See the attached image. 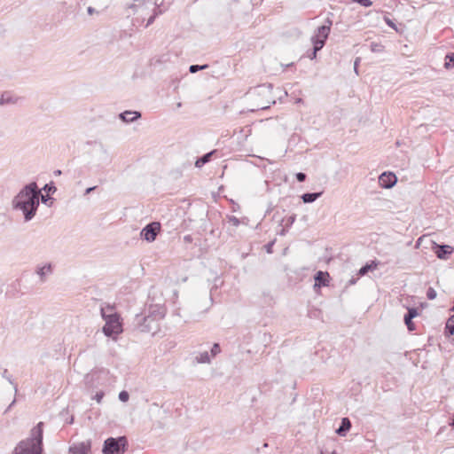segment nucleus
<instances>
[{
  "label": "nucleus",
  "instance_id": "nucleus-1",
  "mask_svg": "<svg viewBox=\"0 0 454 454\" xmlns=\"http://www.w3.org/2000/svg\"><path fill=\"white\" fill-rule=\"evenodd\" d=\"M41 191L35 182L26 184L12 201L14 209L23 213L24 219L28 222L34 218L39 207Z\"/></svg>",
  "mask_w": 454,
  "mask_h": 454
},
{
  "label": "nucleus",
  "instance_id": "nucleus-16",
  "mask_svg": "<svg viewBox=\"0 0 454 454\" xmlns=\"http://www.w3.org/2000/svg\"><path fill=\"white\" fill-rule=\"evenodd\" d=\"M52 273V265L51 263L38 266L36 268V274L40 277V281L42 283L45 282L46 276Z\"/></svg>",
  "mask_w": 454,
  "mask_h": 454
},
{
  "label": "nucleus",
  "instance_id": "nucleus-4",
  "mask_svg": "<svg viewBox=\"0 0 454 454\" xmlns=\"http://www.w3.org/2000/svg\"><path fill=\"white\" fill-rule=\"evenodd\" d=\"M273 85L270 83L261 84L254 88L251 95L254 98V103L257 109H268L270 104H275L276 101L272 96Z\"/></svg>",
  "mask_w": 454,
  "mask_h": 454
},
{
  "label": "nucleus",
  "instance_id": "nucleus-37",
  "mask_svg": "<svg viewBox=\"0 0 454 454\" xmlns=\"http://www.w3.org/2000/svg\"><path fill=\"white\" fill-rule=\"evenodd\" d=\"M295 176H296L297 181L301 182V183L304 182L306 180V177H307L306 174L302 173V172L297 173Z\"/></svg>",
  "mask_w": 454,
  "mask_h": 454
},
{
  "label": "nucleus",
  "instance_id": "nucleus-30",
  "mask_svg": "<svg viewBox=\"0 0 454 454\" xmlns=\"http://www.w3.org/2000/svg\"><path fill=\"white\" fill-rule=\"evenodd\" d=\"M437 294L436 291L433 287H429L427 291V297L428 300L435 299Z\"/></svg>",
  "mask_w": 454,
  "mask_h": 454
},
{
  "label": "nucleus",
  "instance_id": "nucleus-36",
  "mask_svg": "<svg viewBox=\"0 0 454 454\" xmlns=\"http://www.w3.org/2000/svg\"><path fill=\"white\" fill-rule=\"evenodd\" d=\"M2 377L6 379L12 385H14L12 377L8 374L7 369L4 370V372H2Z\"/></svg>",
  "mask_w": 454,
  "mask_h": 454
},
{
  "label": "nucleus",
  "instance_id": "nucleus-2",
  "mask_svg": "<svg viewBox=\"0 0 454 454\" xmlns=\"http://www.w3.org/2000/svg\"><path fill=\"white\" fill-rule=\"evenodd\" d=\"M43 427L39 422L31 430V437L20 442L12 454H42L43 453Z\"/></svg>",
  "mask_w": 454,
  "mask_h": 454
},
{
  "label": "nucleus",
  "instance_id": "nucleus-20",
  "mask_svg": "<svg viewBox=\"0 0 454 454\" xmlns=\"http://www.w3.org/2000/svg\"><path fill=\"white\" fill-rule=\"evenodd\" d=\"M214 153H215V151H212V152H209V153L204 154L203 156L200 157L195 162V167L201 168L203 165H205L206 163H207L210 160V159Z\"/></svg>",
  "mask_w": 454,
  "mask_h": 454
},
{
  "label": "nucleus",
  "instance_id": "nucleus-49",
  "mask_svg": "<svg viewBox=\"0 0 454 454\" xmlns=\"http://www.w3.org/2000/svg\"><path fill=\"white\" fill-rule=\"evenodd\" d=\"M359 60H360L359 59H356L355 61V64H354V68H355L356 73H357V65H358Z\"/></svg>",
  "mask_w": 454,
  "mask_h": 454
},
{
  "label": "nucleus",
  "instance_id": "nucleus-24",
  "mask_svg": "<svg viewBox=\"0 0 454 454\" xmlns=\"http://www.w3.org/2000/svg\"><path fill=\"white\" fill-rule=\"evenodd\" d=\"M384 48V45H382L380 43L372 42L370 45L371 51L375 53L382 52Z\"/></svg>",
  "mask_w": 454,
  "mask_h": 454
},
{
  "label": "nucleus",
  "instance_id": "nucleus-15",
  "mask_svg": "<svg viewBox=\"0 0 454 454\" xmlns=\"http://www.w3.org/2000/svg\"><path fill=\"white\" fill-rule=\"evenodd\" d=\"M120 119L124 122H131L141 117L140 112L124 111L119 114Z\"/></svg>",
  "mask_w": 454,
  "mask_h": 454
},
{
  "label": "nucleus",
  "instance_id": "nucleus-45",
  "mask_svg": "<svg viewBox=\"0 0 454 454\" xmlns=\"http://www.w3.org/2000/svg\"><path fill=\"white\" fill-rule=\"evenodd\" d=\"M184 240L185 242H187V243H190V242H192V236H191V235H185V236L184 237Z\"/></svg>",
  "mask_w": 454,
  "mask_h": 454
},
{
  "label": "nucleus",
  "instance_id": "nucleus-39",
  "mask_svg": "<svg viewBox=\"0 0 454 454\" xmlns=\"http://www.w3.org/2000/svg\"><path fill=\"white\" fill-rule=\"evenodd\" d=\"M273 246H274V241H270V242H269L268 244H266V245L264 246L265 250H266V252H267L268 254H271V253H272V251H273V250H272Z\"/></svg>",
  "mask_w": 454,
  "mask_h": 454
},
{
  "label": "nucleus",
  "instance_id": "nucleus-51",
  "mask_svg": "<svg viewBox=\"0 0 454 454\" xmlns=\"http://www.w3.org/2000/svg\"><path fill=\"white\" fill-rule=\"evenodd\" d=\"M54 175H55V176H59V175H61V170H59V169L55 170V171H54Z\"/></svg>",
  "mask_w": 454,
  "mask_h": 454
},
{
  "label": "nucleus",
  "instance_id": "nucleus-19",
  "mask_svg": "<svg viewBox=\"0 0 454 454\" xmlns=\"http://www.w3.org/2000/svg\"><path fill=\"white\" fill-rule=\"evenodd\" d=\"M322 192L303 193L301 195V200L304 203H312L317 200L322 195Z\"/></svg>",
  "mask_w": 454,
  "mask_h": 454
},
{
  "label": "nucleus",
  "instance_id": "nucleus-52",
  "mask_svg": "<svg viewBox=\"0 0 454 454\" xmlns=\"http://www.w3.org/2000/svg\"><path fill=\"white\" fill-rule=\"evenodd\" d=\"M349 283H350V285L355 284V283H356V279H354V278L350 279V280H349Z\"/></svg>",
  "mask_w": 454,
  "mask_h": 454
},
{
  "label": "nucleus",
  "instance_id": "nucleus-46",
  "mask_svg": "<svg viewBox=\"0 0 454 454\" xmlns=\"http://www.w3.org/2000/svg\"><path fill=\"white\" fill-rule=\"evenodd\" d=\"M97 186L89 187L85 190V194H90L91 192H93Z\"/></svg>",
  "mask_w": 454,
  "mask_h": 454
},
{
  "label": "nucleus",
  "instance_id": "nucleus-6",
  "mask_svg": "<svg viewBox=\"0 0 454 454\" xmlns=\"http://www.w3.org/2000/svg\"><path fill=\"white\" fill-rule=\"evenodd\" d=\"M128 446V440L125 436L117 438H107L103 446L104 454H123Z\"/></svg>",
  "mask_w": 454,
  "mask_h": 454
},
{
  "label": "nucleus",
  "instance_id": "nucleus-33",
  "mask_svg": "<svg viewBox=\"0 0 454 454\" xmlns=\"http://www.w3.org/2000/svg\"><path fill=\"white\" fill-rule=\"evenodd\" d=\"M353 1L361 4L364 7H370L372 5V2L371 0H353Z\"/></svg>",
  "mask_w": 454,
  "mask_h": 454
},
{
  "label": "nucleus",
  "instance_id": "nucleus-13",
  "mask_svg": "<svg viewBox=\"0 0 454 454\" xmlns=\"http://www.w3.org/2000/svg\"><path fill=\"white\" fill-rule=\"evenodd\" d=\"M419 315L417 308H409L407 313L404 315L403 320L410 332L415 330V325L412 319Z\"/></svg>",
  "mask_w": 454,
  "mask_h": 454
},
{
  "label": "nucleus",
  "instance_id": "nucleus-56",
  "mask_svg": "<svg viewBox=\"0 0 454 454\" xmlns=\"http://www.w3.org/2000/svg\"><path fill=\"white\" fill-rule=\"evenodd\" d=\"M182 104L179 102L177 103V107H181Z\"/></svg>",
  "mask_w": 454,
  "mask_h": 454
},
{
  "label": "nucleus",
  "instance_id": "nucleus-43",
  "mask_svg": "<svg viewBox=\"0 0 454 454\" xmlns=\"http://www.w3.org/2000/svg\"><path fill=\"white\" fill-rule=\"evenodd\" d=\"M321 454H337L334 450H328L327 449L321 450Z\"/></svg>",
  "mask_w": 454,
  "mask_h": 454
},
{
  "label": "nucleus",
  "instance_id": "nucleus-8",
  "mask_svg": "<svg viewBox=\"0 0 454 454\" xmlns=\"http://www.w3.org/2000/svg\"><path fill=\"white\" fill-rule=\"evenodd\" d=\"M329 34V26H320L316 29L314 35L311 37V42L313 45H315L316 51H320L325 46Z\"/></svg>",
  "mask_w": 454,
  "mask_h": 454
},
{
  "label": "nucleus",
  "instance_id": "nucleus-53",
  "mask_svg": "<svg viewBox=\"0 0 454 454\" xmlns=\"http://www.w3.org/2000/svg\"><path fill=\"white\" fill-rule=\"evenodd\" d=\"M285 233H286V230H285V229H282V230H281L280 234H281V235H285Z\"/></svg>",
  "mask_w": 454,
  "mask_h": 454
},
{
  "label": "nucleus",
  "instance_id": "nucleus-7",
  "mask_svg": "<svg viewBox=\"0 0 454 454\" xmlns=\"http://www.w3.org/2000/svg\"><path fill=\"white\" fill-rule=\"evenodd\" d=\"M157 315L150 314L148 316L141 317L136 316V325L141 333H155L159 327Z\"/></svg>",
  "mask_w": 454,
  "mask_h": 454
},
{
  "label": "nucleus",
  "instance_id": "nucleus-44",
  "mask_svg": "<svg viewBox=\"0 0 454 454\" xmlns=\"http://www.w3.org/2000/svg\"><path fill=\"white\" fill-rule=\"evenodd\" d=\"M87 12L90 14V15H92L93 13L97 12V11L91 7V6H89L88 9H87Z\"/></svg>",
  "mask_w": 454,
  "mask_h": 454
},
{
  "label": "nucleus",
  "instance_id": "nucleus-41",
  "mask_svg": "<svg viewBox=\"0 0 454 454\" xmlns=\"http://www.w3.org/2000/svg\"><path fill=\"white\" fill-rule=\"evenodd\" d=\"M333 25V21L330 18H327L323 26H329V31L331 32V27Z\"/></svg>",
  "mask_w": 454,
  "mask_h": 454
},
{
  "label": "nucleus",
  "instance_id": "nucleus-17",
  "mask_svg": "<svg viewBox=\"0 0 454 454\" xmlns=\"http://www.w3.org/2000/svg\"><path fill=\"white\" fill-rule=\"evenodd\" d=\"M350 428H351V422H350L349 419L343 418L341 419L339 428L336 429V433L340 436H345Z\"/></svg>",
  "mask_w": 454,
  "mask_h": 454
},
{
  "label": "nucleus",
  "instance_id": "nucleus-48",
  "mask_svg": "<svg viewBox=\"0 0 454 454\" xmlns=\"http://www.w3.org/2000/svg\"><path fill=\"white\" fill-rule=\"evenodd\" d=\"M105 309V314H110L112 313V310H113V308L108 306L107 308H104Z\"/></svg>",
  "mask_w": 454,
  "mask_h": 454
},
{
  "label": "nucleus",
  "instance_id": "nucleus-54",
  "mask_svg": "<svg viewBox=\"0 0 454 454\" xmlns=\"http://www.w3.org/2000/svg\"><path fill=\"white\" fill-rule=\"evenodd\" d=\"M450 426L454 427V418L452 419V422L450 423Z\"/></svg>",
  "mask_w": 454,
  "mask_h": 454
},
{
  "label": "nucleus",
  "instance_id": "nucleus-21",
  "mask_svg": "<svg viewBox=\"0 0 454 454\" xmlns=\"http://www.w3.org/2000/svg\"><path fill=\"white\" fill-rule=\"evenodd\" d=\"M378 263L375 261H372L371 263H366L358 271L360 276H364L367 274L369 271L373 270L377 268Z\"/></svg>",
  "mask_w": 454,
  "mask_h": 454
},
{
  "label": "nucleus",
  "instance_id": "nucleus-55",
  "mask_svg": "<svg viewBox=\"0 0 454 454\" xmlns=\"http://www.w3.org/2000/svg\"><path fill=\"white\" fill-rule=\"evenodd\" d=\"M301 101H302V99H301V98H298V99H297V103H300V102H301Z\"/></svg>",
  "mask_w": 454,
  "mask_h": 454
},
{
  "label": "nucleus",
  "instance_id": "nucleus-32",
  "mask_svg": "<svg viewBox=\"0 0 454 454\" xmlns=\"http://www.w3.org/2000/svg\"><path fill=\"white\" fill-rule=\"evenodd\" d=\"M129 395L127 391L123 390V391L120 392V394H119L120 401L124 403V402H127L129 400Z\"/></svg>",
  "mask_w": 454,
  "mask_h": 454
},
{
  "label": "nucleus",
  "instance_id": "nucleus-50",
  "mask_svg": "<svg viewBox=\"0 0 454 454\" xmlns=\"http://www.w3.org/2000/svg\"><path fill=\"white\" fill-rule=\"evenodd\" d=\"M15 403V399L12 402V403L9 405V407L6 409L5 412H7L11 408L12 406Z\"/></svg>",
  "mask_w": 454,
  "mask_h": 454
},
{
  "label": "nucleus",
  "instance_id": "nucleus-27",
  "mask_svg": "<svg viewBox=\"0 0 454 454\" xmlns=\"http://www.w3.org/2000/svg\"><path fill=\"white\" fill-rule=\"evenodd\" d=\"M56 187L54 186L53 183L46 184L43 187V191L46 192L47 193H54L56 192Z\"/></svg>",
  "mask_w": 454,
  "mask_h": 454
},
{
  "label": "nucleus",
  "instance_id": "nucleus-3",
  "mask_svg": "<svg viewBox=\"0 0 454 454\" xmlns=\"http://www.w3.org/2000/svg\"><path fill=\"white\" fill-rule=\"evenodd\" d=\"M153 0H133V4L128 5V17L133 15L131 24L133 27H140L144 24L145 17L150 14Z\"/></svg>",
  "mask_w": 454,
  "mask_h": 454
},
{
  "label": "nucleus",
  "instance_id": "nucleus-34",
  "mask_svg": "<svg viewBox=\"0 0 454 454\" xmlns=\"http://www.w3.org/2000/svg\"><path fill=\"white\" fill-rule=\"evenodd\" d=\"M296 215H292L286 219V226L290 227L295 222Z\"/></svg>",
  "mask_w": 454,
  "mask_h": 454
},
{
  "label": "nucleus",
  "instance_id": "nucleus-23",
  "mask_svg": "<svg viewBox=\"0 0 454 454\" xmlns=\"http://www.w3.org/2000/svg\"><path fill=\"white\" fill-rule=\"evenodd\" d=\"M444 67L446 69H450L454 67V51L452 53L446 55Z\"/></svg>",
  "mask_w": 454,
  "mask_h": 454
},
{
  "label": "nucleus",
  "instance_id": "nucleus-12",
  "mask_svg": "<svg viewBox=\"0 0 454 454\" xmlns=\"http://www.w3.org/2000/svg\"><path fill=\"white\" fill-rule=\"evenodd\" d=\"M69 452L72 454H90V442L74 443L72 446H70Z\"/></svg>",
  "mask_w": 454,
  "mask_h": 454
},
{
  "label": "nucleus",
  "instance_id": "nucleus-29",
  "mask_svg": "<svg viewBox=\"0 0 454 454\" xmlns=\"http://www.w3.org/2000/svg\"><path fill=\"white\" fill-rule=\"evenodd\" d=\"M207 65H203V66H199V65H192L190 66L189 67V71L192 74L198 72L199 70H203L205 68H207Z\"/></svg>",
  "mask_w": 454,
  "mask_h": 454
},
{
  "label": "nucleus",
  "instance_id": "nucleus-25",
  "mask_svg": "<svg viewBox=\"0 0 454 454\" xmlns=\"http://www.w3.org/2000/svg\"><path fill=\"white\" fill-rule=\"evenodd\" d=\"M446 331L450 335H454V315L449 318L446 324Z\"/></svg>",
  "mask_w": 454,
  "mask_h": 454
},
{
  "label": "nucleus",
  "instance_id": "nucleus-18",
  "mask_svg": "<svg viewBox=\"0 0 454 454\" xmlns=\"http://www.w3.org/2000/svg\"><path fill=\"white\" fill-rule=\"evenodd\" d=\"M329 278V274L328 272H324V271H317L316 274H315V281H316V285H318V286H327V282H328V278Z\"/></svg>",
  "mask_w": 454,
  "mask_h": 454
},
{
  "label": "nucleus",
  "instance_id": "nucleus-14",
  "mask_svg": "<svg viewBox=\"0 0 454 454\" xmlns=\"http://www.w3.org/2000/svg\"><path fill=\"white\" fill-rule=\"evenodd\" d=\"M20 100V98L12 94L10 91H5L0 98V105H16Z\"/></svg>",
  "mask_w": 454,
  "mask_h": 454
},
{
  "label": "nucleus",
  "instance_id": "nucleus-47",
  "mask_svg": "<svg viewBox=\"0 0 454 454\" xmlns=\"http://www.w3.org/2000/svg\"><path fill=\"white\" fill-rule=\"evenodd\" d=\"M40 198H41V200H42V202H43V203H46V202H47V200H48V197H47V196L43 195L42 193H41V195H40Z\"/></svg>",
  "mask_w": 454,
  "mask_h": 454
},
{
  "label": "nucleus",
  "instance_id": "nucleus-31",
  "mask_svg": "<svg viewBox=\"0 0 454 454\" xmlns=\"http://www.w3.org/2000/svg\"><path fill=\"white\" fill-rule=\"evenodd\" d=\"M228 222L236 227L240 224L239 219L234 215L228 216Z\"/></svg>",
  "mask_w": 454,
  "mask_h": 454
},
{
  "label": "nucleus",
  "instance_id": "nucleus-22",
  "mask_svg": "<svg viewBox=\"0 0 454 454\" xmlns=\"http://www.w3.org/2000/svg\"><path fill=\"white\" fill-rule=\"evenodd\" d=\"M195 360L198 364H209L210 363V356L207 351H204L200 353Z\"/></svg>",
  "mask_w": 454,
  "mask_h": 454
},
{
  "label": "nucleus",
  "instance_id": "nucleus-5",
  "mask_svg": "<svg viewBox=\"0 0 454 454\" xmlns=\"http://www.w3.org/2000/svg\"><path fill=\"white\" fill-rule=\"evenodd\" d=\"M101 316L106 324L103 326V333L106 336L112 337L118 335L122 332V326L120 322V316L117 313L105 314V309H101Z\"/></svg>",
  "mask_w": 454,
  "mask_h": 454
},
{
  "label": "nucleus",
  "instance_id": "nucleus-9",
  "mask_svg": "<svg viewBox=\"0 0 454 454\" xmlns=\"http://www.w3.org/2000/svg\"><path fill=\"white\" fill-rule=\"evenodd\" d=\"M160 230V224L157 222H153L142 229L140 236L143 239L153 242L155 240Z\"/></svg>",
  "mask_w": 454,
  "mask_h": 454
},
{
  "label": "nucleus",
  "instance_id": "nucleus-35",
  "mask_svg": "<svg viewBox=\"0 0 454 454\" xmlns=\"http://www.w3.org/2000/svg\"><path fill=\"white\" fill-rule=\"evenodd\" d=\"M148 19H147V22L146 24L145 25V27H148L150 25H152L155 19L157 18L156 16H154L152 12H150V14L148 15Z\"/></svg>",
  "mask_w": 454,
  "mask_h": 454
},
{
  "label": "nucleus",
  "instance_id": "nucleus-26",
  "mask_svg": "<svg viewBox=\"0 0 454 454\" xmlns=\"http://www.w3.org/2000/svg\"><path fill=\"white\" fill-rule=\"evenodd\" d=\"M151 12L158 17L159 15L163 13V10H161L160 6L156 4V2L153 1V5L152 6Z\"/></svg>",
  "mask_w": 454,
  "mask_h": 454
},
{
  "label": "nucleus",
  "instance_id": "nucleus-42",
  "mask_svg": "<svg viewBox=\"0 0 454 454\" xmlns=\"http://www.w3.org/2000/svg\"><path fill=\"white\" fill-rule=\"evenodd\" d=\"M385 21L389 27L395 28V25L391 20H389L388 18H385Z\"/></svg>",
  "mask_w": 454,
  "mask_h": 454
},
{
  "label": "nucleus",
  "instance_id": "nucleus-11",
  "mask_svg": "<svg viewBox=\"0 0 454 454\" xmlns=\"http://www.w3.org/2000/svg\"><path fill=\"white\" fill-rule=\"evenodd\" d=\"M433 249L439 259L446 260L453 252L454 248L449 245H438L434 243Z\"/></svg>",
  "mask_w": 454,
  "mask_h": 454
},
{
  "label": "nucleus",
  "instance_id": "nucleus-38",
  "mask_svg": "<svg viewBox=\"0 0 454 454\" xmlns=\"http://www.w3.org/2000/svg\"><path fill=\"white\" fill-rule=\"evenodd\" d=\"M104 395H105L104 392L99 391V392L96 393L93 399H95L99 403L101 402V400L103 399Z\"/></svg>",
  "mask_w": 454,
  "mask_h": 454
},
{
  "label": "nucleus",
  "instance_id": "nucleus-40",
  "mask_svg": "<svg viewBox=\"0 0 454 454\" xmlns=\"http://www.w3.org/2000/svg\"><path fill=\"white\" fill-rule=\"evenodd\" d=\"M317 51H316V50H315V45H313L312 52H311V53H309V54L308 55V57H309L310 59H316V57H317Z\"/></svg>",
  "mask_w": 454,
  "mask_h": 454
},
{
  "label": "nucleus",
  "instance_id": "nucleus-28",
  "mask_svg": "<svg viewBox=\"0 0 454 454\" xmlns=\"http://www.w3.org/2000/svg\"><path fill=\"white\" fill-rule=\"evenodd\" d=\"M221 352V348L218 343H215L213 347L211 348L210 353L211 356L215 357L216 355H218Z\"/></svg>",
  "mask_w": 454,
  "mask_h": 454
},
{
  "label": "nucleus",
  "instance_id": "nucleus-10",
  "mask_svg": "<svg viewBox=\"0 0 454 454\" xmlns=\"http://www.w3.org/2000/svg\"><path fill=\"white\" fill-rule=\"evenodd\" d=\"M397 182L396 176L392 172H384L379 176V184L382 188H392Z\"/></svg>",
  "mask_w": 454,
  "mask_h": 454
}]
</instances>
